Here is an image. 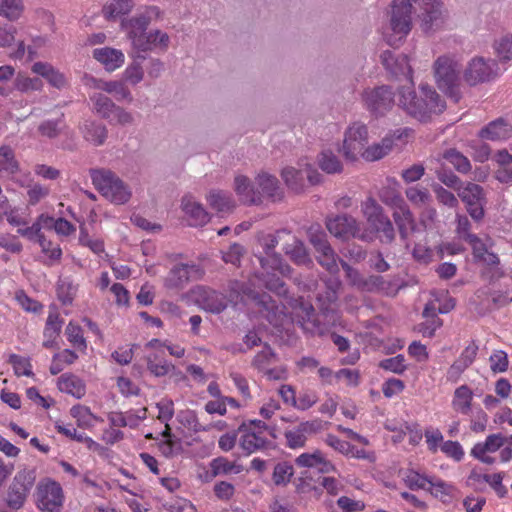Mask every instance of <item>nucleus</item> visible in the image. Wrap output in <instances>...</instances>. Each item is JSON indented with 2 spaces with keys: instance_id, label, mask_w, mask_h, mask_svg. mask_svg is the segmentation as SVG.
Here are the masks:
<instances>
[{
  "instance_id": "38",
  "label": "nucleus",
  "mask_w": 512,
  "mask_h": 512,
  "mask_svg": "<svg viewBox=\"0 0 512 512\" xmlns=\"http://www.w3.org/2000/svg\"><path fill=\"white\" fill-rule=\"evenodd\" d=\"M134 6V0H110L104 5L102 11L106 19H115L116 17L128 14Z\"/></svg>"
},
{
  "instance_id": "43",
  "label": "nucleus",
  "mask_w": 512,
  "mask_h": 512,
  "mask_svg": "<svg viewBox=\"0 0 512 512\" xmlns=\"http://www.w3.org/2000/svg\"><path fill=\"white\" fill-rule=\"evenodd\" d=\"M294 475L293 466L287 462H279L275 465L272 479L276 486H286Z\"/></svg>"
},
{
  "instance_id": "4",
  "label": "nucleus",
  "mask_w": 512,
  "mask_h": 512,
  "mask_svg": "<svg viewBox=\"0 0 512 512\" xmlns=\"http://www.w3.org/2000/svg\"><path fill=\"white\" fill-rule=\"evenodd\" d=\"M434 76L438 88L455 103L462 97L458 64L449 57L441 56L434 63Z\"/></svg>"
},
{
  "instance_id": "27",
  "label": "nucleus",
  "mask_w": 512,
  "mask_h": 512,
  "mask_svg": "<svg viewBox=\"0 0 512 512\" xmlns=\"http://www.w3.org/2000/svg\"><path fill=\"white\" fill-rule=\"evenodd\" d=\"M58 389L76 399H81L86 393V385L82 379L72 373L62 374L58 378Z\"/></svg>"
},
{
  "instance_id": "3",
  "label": "nucleus",
  "mask_w": 512,
  "mask_h": 512,
  "mask_svg": "<svg viewBox=\"0 0 512 512\" xmlns=\"http://www.w3.org/2000/svg\"><path fill=\"white\" fill-rule=\"evenodd\" d=\"M89 174L95 189L110 202L121 205L130 200L132 196L130 187L113 171L105 168H92L89 170Z\"/></svg>"
},
{
  "instance_id": "58",
  "label": "nucleus",
  "mask_w": 512,
  "mask_h": 512,
  "mask_svg": "<svg viewBox=\"0 0 512 512\" xmlns=\"http://www.w3.org/2000/svg\"><path fill=\"white\" fill-rule=\"evenodd\" d=\"M495 50L499 58L503 61L512 59V34L502 37L495 43Z\"/></svg>"
},
{
  "instance_id": "32",
  "label": "nucleus",
  "mask_w": 512,
  "mask_h": 512,
  "mask_svg": "<svg viewBox=\"0 0 512 512\" xmlns=\"http://www.w3.org/2000/svg\"><path fill=\"white\" fill-rule=\"evenodd\" d=\"M207 201L211 208L220 213H228L235 208L232 195L223 190L211 191L207 197Z\"/></svg>"
},
{
  "instance_id": "51",
  "label": "nucleus",
  "mask_w": 512,
  "mask_h": 512,
  "mask_svg": "<svg viewBox=\"0 0 512 512\" xmlns=\"http://www.w3.org/2000/svg\"><path fill=\"white\" fill-rule=\"evenodd\" d=\"M63 320L57 312H50L44 329L45 338H57L61 332Z\"/></svg>"
},
{
  "instance_id": "50",
  "label": "nucleus",
  "mask_w": 512,
  "mask_h": 512,
  "mask_svg": "<svg viewBox=\"0 0 512 512\" xmlns=\"http://www.w3.org/2000/svg\"><path fill=\"white\" fill-rule=\"evenodd\" d=\"M211 467L213 469L214 475H217L219 473L228 474L231 472L238 474L243 470L242 465L231 463L223 457H218L214 459L211 462Z\"/></svg>"
},
{
  "instance_id": "26",
  "label": "nucleus",
  "mask_w": 512,
  "mask_h": 512,
  "mask_svg": "<svg viewBox=\"0 0 512 512\" xmlns=\"http://www.w3.org/2000/svg\"><path fill=\"white\" fill-rule=\"evenodd\" d=\"M481 481L486 482V485H490L500 498L505 497L508 493L507 488L502 483L503 476L501 473H495L493 475L480 474L473 469L467 478L466 485L474 486V483Z\"/></svg>"
},
{
  "instance_id": "29",
  "label": "nucleus",
  "mask_w": 512,
  "mask_h": 512,
  "mask_svg": "<svg viewBox=\"0 0 512 512\" xmlns=\"http://www.w3.org/2000/svg\"><path fill=\"white\" fill-rule=\"evenodd\" d=\"M94 87L96 89L105 91L106 93L112 94L117 101H127L131 103L133 97L130 90L125 86L122 81H104L101 79L92 78Z\"/></svg>"
},
{
  "instance_id": "15",
  "label": "nucleus",
  "mask_w": 512,
  "mask_h": 512,
  "mask_svg": "<svg viewBox=\"0 0 512 512\" xmlns=\"http://www.w3.org/2000/svg\"><path fill=\"white\" fill-rule=\"evenodd\" d=\"M326 227L332 235L343 240L357 236V222L347 214L327 218Z\"/></svg>"
},
{
  "instance_id": "16",
  "label": "nucleus",
  "mask_w": 512,
  "mask_h": 512,
  "mask_svg": "<svg viewBox=\"0 0 512 512\" xmlns=\"http://www.w3.org/2000/svg\"><path fill=\"white\" fill-rule=\"evenodd\" d=\"M381 63L385 69L394 77H411L412 69L407 55L395 54L390 50H385L380 55Z\"/></svg>"
},
{
  "instance_id": "40",
  "label": "nucleus",
  "mask_w": 512,
  "mask_h": 512,
  "mask_svg": "<svg viewBox=\"0 0 512 512\" xmlns=\"http://www.w3.org/2000/svg\"><path fill=\"white\" fill-rule=\"evenodd\" d=\"M307 234L311 245L314 247L317 253H322L332 248L327 240L326 233L320 225H311L307 231Z\"/></svg>"
},
{
  "instance_id": "25",
  "label": "nucleus",
  "mask_w": 512,
  "mask_h": 512,
  "mask_svg": "<svg viewBox=\"0 0 512 512\" xmlns=\"http://www.w3.org/2000/svg\"><path fill=\"white\" fill-rule=\"evenodd\" d=\"M198 267L195 264H177L171 268L168 276L165 279V287L168 289H180L183 288L190 279V271L197 270Z\"/></svg>"
},
{
  "instance_id": "19",
  "label": "nucleus",
  "mask_w": 512,
  "mask_h": 512,
  "mask_svg": "<svg viewBox=\"0 0 512 512\" xmlns=\"http://www.w3.org/2000/svg\"><path fill=\"white\" fill-rule=\"evenodd\" d=\"M181 208L190 219V226H204L210 220L208 212L204 207L193 200L192 196L185 195L181 200Z\"/></svg>"
},
{
  "instance_id": "44",
  "label": "nucleus",
  "mask_w": 512,
  "mask_h": 512,
  "mask_svg": "<svg viewBox=\"0 0 512 512\" xmlns=\"http://www.w3.org/2000/svg\"><path fill=\"white\" fill-rule=\"evenodd\" d=\"M1 170H5L10 174H16L20 170L14 151L7 145L0 147V171Z\"/></svg>"
},
{
  "instance_id": "63",
  "label": "nucleus",
  "mask_w": 512,
  "mask_h": 512,
  "mask_svg": "<svg viewBox=\"0 0 512 512\" xmlns=\"http://www.w3.org/2000/svg\"><path fill=\"white\" fill-rule=\"evenodd\" d=\"M66 335L68 341L74 345L81 346L82 348H86V342L82 335V329L79 325L73 324L70 322L66 327Z\"/></svg>"
},
{
  "instance_id": "55",
  "label": "nucleus",
  "mask_w": 512,
  "mask_h": 512,
  "mask_svg": "<svg viewBox=\"0 0 512 512\" xmlns=\"http://www.w3.org/2000/svg\"><path fill=\"white\" fill-rule=\"evenodd\" d=\"M432 189L436 195L437 200L443 205L449 208H455L458 206V199L449 190L442 187L440 184H433Z\"/></svg>"
},
{
  "instance_id": "39",
  "label": "nucleus",
  "mask_w": 512,
  "mask_h": 512,
  "mask_svg": "<svg viewBox=\"0 0 512 512\" xmlns=\"http://www.w3.org/2000/svg\"><path fill=\"white\" fill-rule=\"evenodd\" d=\"M147 369L155 377H163L170 371L175 370V366L163 358L157 353L150 354L146 357Z\"/></svg>"
},
{
  "instance_id": "31",
  "label": "nucleus",
  "mask_w": 512,
  "mask_h": 512,
  "mask_svg": "<svg viewBox=\"0 0 512 512\" xmlns=\"http://www.w3.org/2000/svg\"><path fill=\"white\" fill-rule=\"evenodd\" d=\"M284 252L296 265L309 266L312 264V259L305 244L297 238H294L292 243L285 245Z\"/></svg>"
},
{
  "instance_id": "52",
  "label": "nucleus",
  "mask_w": 512,
  "mask_h": 512,
  "mask_svg": "<svg viewBox=\"0 0 512 512\" xmlns=\"http://www.w3.org/2000/svg\"><path fill=\"white\" fill-rule=\"evenodd\" d=\"M57 297L63 305H69L72 303L75 289L72 283L66 279H60L57 283Z\"/></svg>"
},
{
  "instance_id": "2",
  "label": "nucleus",
  "mask_w": 512,
  "mask_h": 512,
  "mask_svg": "<svg viewBox=\"0 0 512 512\" xmlns=\"http://www.w3.org/2000/svg\"><path fill=\"white\" fill-rule=\"evenodd\" d=\"M399 106L411 117L426 122L432 114H440L446 109V103L429 85L422 84L419 92L411 86L399 89Z\"/></svg>"
},
{
  "instance_id": "48",
  "label": "nucleus",
  "mask_w": 512,
  "mask_h": 512,
  "mask_svg": "<svg viewBox=\"0 0 512 512\" xmlns=\"http://www.w3.org/2000/svg\"><path fill=\"white\" fill-rule=\"evenodd\" d=\"M8 361L13 366L16 375H24L27 377L34 375L29 358H25L17 354H10Z\"/></svg>"
},
{
  "instance_id": "45",
  "label": "nucleus",
  "mask_w": 512,
  "mask_h": 512,
  "mask_svg": "<svg viewBox=\"0 0 512 512\" xmlns=\"http://www.w3.org/2000/svg\"><path fill=\"white\" fill-rule=\"evenodd\" d=\"M260 277L262 278L265 288L269 291L277 294L278 296H285L287 294L288 289L286 283L278 277L276 273H261Z\"/></svg>"
},
{
  "instance_id": "10",
  "label": "nucleus",
  "mask_w": 512,
  "mask_h": 512,
  "mask_svg": "<svg viewBox=\"0 0 512 512\" xmlns=\"http://www.w3.org/2000/svg\"><path fill=\"white\" fill-rule=\"evenodd\" d=\"M35 498L37 507L43 512H60L63 505L62 488L52 480L38 483Z\"/></svg>"
},
{
  "instance_id": "53",
  "label": "nucleus",
  "mask_w": 512,
  "mask_h": 512,
  "mask_svg": "<svg viewBox=\"0 0 512 512\" xmlns=\"http://www.w3.org/2000/svg\"><path fill=\"white\" fill-rule=\"evenodd\" d=\"M405 358L402 354H399L395 357L386 358L379 363V367L391 371L396 374H403L405 370L407 369L406 365L404 364Z\"/></svg>"
},
{
  "instance_id": "35",
  "label": "nucleus",
  "mask_w": 512,
  "mask_h": 512,
  "mask_svg": "<svg viewBox=\"0 0 512 512\" xmlns=\"http://www.w3.org/2000/svg\"><path fill=\"white\" fill-rule=\"evenodd\" d=\"M281 176L289 189L296 193L303 191L305 187V169H295L294 167H285Z\"/></svg>"
},
{
  "instance_id": "54",
  "label": "nucleus",
  "mask_w": 512,
  "mask_h": 512,
  "mask_svg": "<svg viewBox=\"0 0 512 512\" xmlns=\"http://www.w3.org/2000/svg\"><path fill=\"white\" fill-rule=\"evenodd\" d=\"M438 180L449 188H452L458 192V189L464 184L461 179L455 175L452 171L446 168H440L436 171Z\"/></svg>"
},
{
  "instance_id": "7",
  "label": "nucleus",
  "mask_w": 512,
  "mask_h": 512,
  "mask_svg": "<svg viewBox=\"0 0 512 512\" xmlns=\"http://www.w3.org/2000/svg\"><path fill=\"white\" fill-rule=\"evenodd\" d=\"M36 480V470L34 468H23L18 471L9 486L6 503L14 510L20 509L34 486Z\"/></svg>"
},
{
  "instance_id": "6",
  "label": "nucleus",
  "mask_w": 512,
  "mask_h": 512,
  "mask_svg": "<svg viewBox=\"0 0 512 512\" xmlns=\"http://www.w3.org/2000/svg\"><path fill=\"white\" fill-rule=\"evenodd\" d=\"M361 100L372 117L380 118L393 108L395 91L390 85L367 87L361 93Z\"/></svg>"
},
{
  "instance_id": "22",
  "label": "nucleus",
  "mask_w": 512,
  "mask_h": 512,
  "mask_svg": "<svg viewBox=\"0 0 512 512\" xmlns=\"http://www.w3.org/2000/svg\"><path fill=\"white\" fill-rule=\"evenodd\" d=\"M256 182L261 189L260 193L273 202L281 201L284 197V191L280 187L279 180L268 173H261L256 177Z\"/></svg>"
},
{
  "instance_id": "33",
  "label": "nucleus",
  "mask_w": 512,
  "mask_h": 512,
  "mask_svg": "<svg viewBox=\"0 0 512 512\" xmlns=\"http://www.w3.org/2000/svg\"><path fill=\"white\" fill-rule=\"evenodd\" d=\"M509 133V124L503 119L498 118L479 131V137L488 140H499L505 138Z\"/></svg>"
},
{
  "instance_id": "24",
  "label": "nucleus",
  "mask_w": 512,
  "mask_h": 512,
  "mask_svg": "<svg viewBox=\"0 0 512 512\" xmlns=\"http://www.w3.org/2000/svg\"><path fill=\"white\" fill-rule=\"evenodd\" d=\"M80 130L83 138L94 146L103 145L108 137L106 125L94 120H85Z\"/></svg>"
},
{
  "instance_id": "49",
  "label": "nucleus",
  "mask_w": 512,
  "mask_h": 512,
  "mask_svg": "<svg viewBox=\"0 0 512 512\" xmlns=\"http://www.w3.org/2000/svg\"><path fill=\"white\" fill-rule=\"evenodd\" d=\"M14 86L21 92L36 91L42 88V81L38 77L30 78L19 73L15 78Z\"/></svg>"
},
{
  "instance_id": "18",
  "label": "nucleus",
  "mask_w": 512,
  "mask_h": 512,
  "mask_svg": "<svg viewBox=\"0 0 512 512\" xmlns=\"http://www.w3.org/2000/svg\"><path fill=\"white\" fill-rule=\"evenodd\" d=\"M234 186L242 203L247 205H260L262 203V195L260 191L254 188L248 177L244 175L236 176L234 179Z\"/></svg>"
},
{
  "instance_id": "36",
  "label": "nucleus",
  "mask_w": 512,
  "mask_h": 512,
  "mask_svg": "<svg viewBox=\"0 0 512 512\" xmlns=\"http://www.w3.org/2000/svg\"><path fill=\"white\" fill-rule=\"evenodd\" d=\"M473 392L467 385L456 388L452 401L454 410L467 415L471 410Z\"/></svg>"
},
{
  "instance_id": "46",
  "label": "nucleus",
  "mask_w": 512,
  "mask_h": 512,
  "mask_svg": "<svg viewBox=\"0 0 512 512\" xmlns=\"http://www.w3.org/2000/svg\"><path fill=\"white\" fill-rule=\"evenodd\" d=\"M64 114L58 119L55 120H45L40 123L38 126V131L42 136L48 137L50 139L56 138L62 130Z\"/></svg>"
},
{
  "instance_id": "61",
  "label": "nucleus",
  "mask_w": 512,
  "mask_h": 512,
  "mask_svg": "<svg viewBox=\"0 0 512 512\" xmlns=\"http://www.w3.org/2000/svg\"><path fill=\"white\" fill-rule=\"evenodd\" d=\"M322 452L320 450H316L313 453H302L295 459V463L299 467H307L312 468L319 464L322 461Z\"/></svg>"
},
{
  "instance_id": "8",
  "label": "nucleus",
  "mask_w": 512,
  "mask_h": 512,
  "mask_svg": "<svg viewBox=\"0 0 512 512\" xmlns=\"http://www.w3.org/2000/svg\"><path fill=\"white\" fill-rule=\"evenodd\" d=\"M458 197L465 204L467 213L475 222H480L485 216L484 207L487 204L484 189L479 184L467 182L458 189Z\"/></svg>"
},
{
  "instance_id": "62",
  "label": "nucleus",
  "mask_w": 512,
  "mask_h": 512,
  "mask_svg": "<svg viewBox=\"0 0 512 512\" xmlns=\"http://www.w3.org/2000/svg\"><path fill=\"white\" fill-rule=\"evenodd\" d=\"M156 407L158 408L159 411L157 417L159 421L167 423L173 418L174 403L171 399H163L162 401L156 404Z\"/></svg>"
},
{
  "instance_id": "41",
  "label": "nucleus",
  "mask_w": 512,
  "mask_h": 512,
  "mask_svg": "<svg viewBox=\"0 0 512 512\" xmlns=\"http://www.w3.org/2000/svg\"><path fill=\"white\" fill-rule=\"evenodd\" d=\"M443 158L462 174H466L471 170V164L468 158L456 149L446 150L443 153Z\"/></svg>"
},
{
  "instance_id": "34",
  "label": "nucleus",
  "mask_w": 512,
  "mask_h": 512,
  "mask_svg": "<svg viewBox=\"0 0 512 512\" xmlns=\"http://www.w3.org/2000/svg\"><path fill=\"white\" fill-rule=\"evenodd\" d=\"M93 102L96 112L103 118L113 123V115L118 108L112 99L102 93H95L90 97Z\"/></svg>"
},
{
  "instance_id": "57",
  "label": "nucleus",
  "mask_w": 512,
  "mask_h": 512,
  "mask_svg": "<svg viewBox=\"0 0 512 512\" xmlns=\"http://www.w3.org/2000/svg\"><path fill=\"white\" fill-rule=\"evenodd\" d=\"M463 239L471 245L473 256L476 261H480L481 258H484V255L488 250L484 242L476 234L464 235Z\"/></svg>"
},
{
  "instance_id": "5",
  "label": "nucleus",
  "mask_w": 512,
  "mask_h": 512,
  "mask_svg": "<svg viewBox=\"0 0 512 512\" xmlns=\"http://www.w3.org/2000/svg\"><path fill=\"white\" fill-rule=\"evenodd\" d=\"M363 213L369 228L383 244H391L396 237L394 226L384 209L375 199L368 198L363 204Z\"/></svg>"
},
{
  "instance_id": "12",
  "label": "nucleus",
  "mask_w": 512,
  "mask_h": 512,
  "mask_svg": "<svg viewBox=\"0 0 512 512\" xmlns=\"http://www.w3.org/2000/svg\"><path fill=\"white\" fill-rule=\"evenodd\" d=\"M421 10L420 27L424 33H433L444 25L447 12L440 0H424Z\"/></svg>"
},
{
  "instance_id": "42",
  "label": "nucleus",
  "mask_w": 512,
  "mask_h": 512,
  "mask_svg": "<svg viewBox=\"0 0 512 512\" xmlns=\"http://www.w3.org/2000/svg\"><path fill=\"white\" fill-rule=\"evenodd\" d=\"M317 159L321 170L328 174L340 173L342 171L340 160L331 151H322Z\"/></svg>"
},
{
  "instance_id": "30",
  "label": "nucleus",
  "mask_w": 512,
  "mask_h": 512,
  "mask_svg": "<svg viewBox=\"0 0 512 512\" xmlns=\"http://www.w3.org/2000/svg\"><path fill=\"white\" fill-rule=\"evenodd\" d=\"M32 71L45 78L50 85L57 89H61L66 85L65 76L49 63L35 62L32 66Z\"/></svg>"
},
{
  "instance_id": "56",
  "label": "nucleus",
  "mask_w": 512,
  "mask_h": 512,
  "mask_svg": "<svg viewBox=\"0 0 512 512\" xmlns=\"http://www.w3.org/2000/svg\"><path fill=\"white\" fill-rule=\"evenodd\" d=\"M405 194L408 200L415 205H424L431 200V195L426 188L409 187Z\"/></svg>"
},
{
  "instance_id": "47",
  "label": "nucleus",
  "mask_w": 512,
  "mask_h": 512,
  "mask_svg": "<svg viewBox=\"0 0 512 512\" xmlns=\"http://www.w3.org/2000/svg\"><path fill=\"white\" fill-rule=\"evenodd\" d=\"M22 12L21 0H0V15L9 20H16Z\"/></svg>"
},
{
  "instance_id": "1",
  "label": "nucleus",
  "mask_w": 512,
  "mask_h": 512,
  "mask_svg": "<svg viewBox=\"0 0 512 512\" xmlns=\"http://www.w3.org/2000/svg\"><path fill=\"white\" fill-rule=\"evenodd\" d=\"M160 16V10L156 6L148 7L144 13L122 21V27L126 30L133 50L148 52L159 46L166 50L169 45V36L160 30L148 32V26L153 18Z\"/></svg>"
},
{
  "instance_id": "59",
  "label": "nucleus",
  "mask_w": 512,
  "mask_h": 512,
  "mask_svg": "<svg viewBox=\"0 0 512 512\" xmlns=\"http://www.w3.org/2000/svg\"><path fill=\"white\" fill-rule=\"evenodd\" d=\"M317 260L321 266H323L330 273H336L339 271L336 254L332 248L322 253H318Z\"/></svg>"
},
{
  "instance_id": "17",
  "label": "nucleus",
  "mask_w": 512,
  "mask_h": 512,
  "mask_svg": "<svg viewBox=\"0 0 512 512\" xmlns=\"http://www.w3.org/2000/svg\"><path fill=\"white\" fill-rule=\"evenodd\" d=\"M239 431L243 432V435L240 438V446L247 455L272 446L270 441L251 430L245 422L239 426Z\"/></svg>"
},
{
  "instance_id": "37",
  "label": "nucleus",
  "mask_w": 512,
  "mask_h": 512,
  "mask_svg": "<svg viewBox=\"0 0 512 512\" xmlns=\"http://www.w3.org/2000/svg\"><path fill=\"white\" fill-rule=\"evenodd\" d=\"M505 443V438L501 434H491L484 442L476 443L471 449L472 456L480 454L494 453Z\"/></svg>"
},
{
  "instance_id": "28",
  "label": "nucleus",
  "mask_w": 512,
  "mask_h": 512,
  "mask_svg": "<svg viewBox=\"0 0 512 512\" xmlns=\"http://www.w3.org/2000/svg\"><path fill=\"white\" fill-rule=\"evenodd\" d=\"M199 304L205 311L220 314L227 308V301L222 293L204 289L200 295Z\"/></svg>"
},
{
  "instance_id": "13",
  "label": "nucleus",
  "mask_w": 512,
  "mask_h": 512,
  "mask_svg": "<svg viewBox=\"0 0 512 512\" xmlns=\"http://www.w3.org/2000/svg\"><path fill=\"white\" fill-rule=\"evenodd\" d=\"M416 0H393L390 15V29L401 35H408L412 29V2Z\"/></svg>"
},
{
  "instance_id": "21",
  "label": "nucleus",
  "mask_w": 512,
  "mask_h": 512,
  "mask_svg": "<svg viewBox=\"0 0 512 512\" xmlns=\"http://www.w3.org/2000/svg\"><path fill=\"white\" fill-rule=\"evenodd\" d=\"M249 296L262 311H266L265 318L267 321L270 324L276 325L278 317L282 314V309L277 302L265 292L252 291Z\"/></svg>"
},
{
  "instance_id": "20",
  "label": "nucleus",
  "mask_w": 512,
  "mask_h": 512,
  "mask_svg": "<svg viewBox=\"0 0 512 512\" xmlns=\"http://www.w3.org/2000/svg\"><path fill=\"white\" fill-rule=\"evenodd\" d=\"M259 265L263 269L264 274L271 272L276 273L278 272L284 277H290L291 273L293 271L292 267L287 264L282 256L278 253H272L267 254L265 256L263 255H255Z\"/></svg>"
},
{
  "instance_id": "14",
  "label": "nucleus",
  "mask_w": 512,
  "mask_h": 512,
  "mask_svg": "<svg viewBox=\"0 0 512 512\" xmlns=\"http://www.w3.org/2000/svg\"><path fill=\"white\" fill-rule=\"evenodd\" d=\"M392 205L395 207L393 219L399 231L402 241H406L410 232L416 231V221L410 208L400 195L392 199Z\"/></svg>"
},
{
  "instance_id": "64",
  "label": "nucleus",
  "mask_w": 512,
  "mask_h": 512,
  "mask_svg": "<svg viewBox=\"0 0 512 512\" xmlns=\"http://www.w3.org/2000/svg\"><path fill=\"white\" fill-rule=\"evenodd\" d=\"M491 370L494 373L505 372L508 369V357L507 354L500 350L496 351L490 356Z\"/></svg>"
},
{
  "instance_id": "11",
  "label": "nucleus",
  "mask_w": 512,
  "mask_h": 512,
  "mask_svg": "<svg viewBox=\"0 0 512 512\" xmlns=\"http://www.w3.org/2000/svg\"><path fill=\"white\" fill-rule=\"evenodd\" d=\"M368 143V128L360 122L353 123L345 132L342 151L346 159L354 161L362 156Z\"/></svg>"
},
{
  "instance_id": "9",
  "label": "nucleus",
  "mask_w": 512,
  "mask_h": 512,
  "mask_svg": "<svg viewBox=\"0 0 512 512\" xmlns=\"http://www.w3.org/2000/svg\"><path fill=\"white\" fill-rule=\"evenodd\" d=\"M498 70L495 60L475 57L469 61L463 78L469 86H476L494 80L498 76Z\"/></svg>"
},
{
  "instance_id": "23",
  "label": "nucleus",
  "mask_w": 512,
  "mask_h": 512,
  "mask_svg": "<svg viewBox=\"0 0 512 512\" xmlns=\"http://www.w3.org/2000/svg\"><path fill=\"white\" fill-rule=\"evenodd\" d=\"M93 57L109 72L122 66L125 60V56L121 50L111 47L94 49Z\"/></svg>"
},
{
  "instance_id": "60",
  "label": "nucleus",
  "mask_w": 512,
  "mask_h": 512,
  "mask_svg": "<svg viewBox=\"0 0 512 512\" xmlns=\"http://www.w3.org/2000/svg\"><path fill=\"white\" fill-rule=\"evenodd\" d=\"M144 71L141 65L137 62H132L128 65L123 73L124 80L132 85H136L143 80Z\"/></svg>"
}]
</instances>
